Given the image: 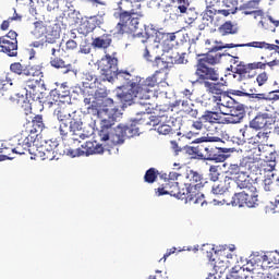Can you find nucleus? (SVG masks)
<instances>
[{"label": "nucleus", "instance_id": "nucleus-45", "mask_svg": "<svg viewBox=\"0 0 279 279\" xmlns=\"http://www.w3.org/2000/svg\"><path fill=\"white\" fill-rule=\"evenodd\" d=\"M242 272L244 274V271H248V274H254V263L252 262H247V264L243 267H240Z\"/></svg>", "mask_w": 279, "mask_h": 279}, {"label": "nucleus", "instance_id": "nucleus-18", "mask_svg": "<svg viewBox=\"0 0 279 279\" xmlns=\"http://www.w3.org/2000/svg\"><path fill=\"white\" fill-rule=\"evenodd\" d=\"M216 11L213 9L205 10L202 14V23L198 25V29L202 32L206 29V27H210L213 25V21H215Z\"/></svg>", "mask_w": 279, "mask_h": 279}, {"label": "nucleus", "instance_id": "nucleus-35", "mask_svg": "<svg viewBox=\"0 0 279 279\" xmlns=\"http://www.w3.org/2000/svg\"><path fill=\"white\" fill-rule=\"evenodd\" d=\"M252 5H254V2H248L247 4H243L240 7V10H244L243 14L247 15H252V14H256L259 15L260 14V10H256V11H252L250 10L252 8Z\"/></svg>", "mask_w": 279, "mask_h": 279}, {"label": "nucleus", "instance_id": "nucleus-8", "mask_svg": "<svg viewBox=\"0 0 279 279\" xmlns=\"http://www.w3.org/2000/svg\"><path fill=\"white\" fill-rule=\"evenodd\" d=\"M138 15L136 13H130L128 11L120 14V22L116 26V34H125L131 32L135 34L137 38H145V35L138 32Z\"/></svg>", "mask_w": 279, "mask_h": 279}, {"label": "nucleus", "instance_id": "nucleus-5", "mask_svg": "<svg viewBox=\"0 0 279 279\" xmlns=\"http://www.w3.org/2000/svg\"><path fill=\"white\" fill-rule=\"evenodd\" d=\"M242 192H236L231 199V206H247V208H255L258 205V194L256 187L252 184L250 177L241 175L238 180V186Z\"/></svg>", "mask_w": 279, "mask_h": 279}, {"label": "nucleus", "instance_id": "nucleus-47", "mask_svg": "<svg viewBox=\"0 0 279 279\" xmlns=\"http://www.w3.org/2000/svg\"><path fill=\"white\" fill-rule=\"evenodd\" d=\"M32 47H34L35 49H44V47H45V38H41L38 41H34L32 44Z\"/></svg>", "mask_w": 279, "mask_h": 279}, {"label": "nucleus", "instance_id": "nucleus-4", "mask_svg": "<svg viewBox=\"0 0 279 279\" xmlns=\"http://www.w3.org/2000/svg\"><path fill=\"white\" fill-rule=\"evenodd\" d=\"M175 33H160L154 32L153 35H148L146 40L142 39V43H147L146 49L149 51L148 58L151 56H159L163 53H170L173 48L178 45L175 40Z\"/></svg>", "mask_w": 279, "mask_h": 279}, {"label": "nucleus", "instance_id": "nucleus-19", "mask_svg": "<svg viewBox=\"0 0 279 279\" xmlns=\"http://www.w3.org/2000/svg\"><path fill=\"white\" fill-rule=\"evenodd\" d=\"M271 125V122H269V114L268 113H262L256 116L251 122L250 125L253 128V130H263V128H267V125Z\"/></svg>", "mask_w": 279, "mask_h": 279}, {"label": "nucleus", "instance_id": "nucleus-33", "mask_svg": "<svg viewBox=\"0 0 279 279\" xmlns=\"http://www.w3.org/2000/svg\"><path fill=\"white\" fill-rule=\"evenodd\" d=\"M35 38H45L47 35V27L43 26L41 24H36L34 31L32 32Z\"/></svg>", "mask_w": 279, "mask_h": 279}, {"label": "nucleus", "instance_id": "nucleus-1", "mask_svg": "<svg viewBox=\"0 0 279 279\" xmlns=\"http://www.w3.org/2000/svg\"><path fill=\"white\" fill-rule=\"evenodd\" d=\"M135 110L136 117L130 124H121L122 113L119 109H97V104H94L92 108H89V112L92 114H96L98 117H102L100 122V130L98 132L99 138L101 143L97 142H85L81 145L82 149H77V156H93L95 154H104V151H110V147H114L117 145H123L125 143V138H134V136H138L141 130L138 129V123H145V125L156 126L160 123V118L151 114V108L149 107L148 113L149 117L145 119L143 109H133ZM119 123V124H117Z\"/></svg>", "mask_w": 279, "mask_h": 279}, {"label": "nucleus", "instance_id": "nucleus-44", "mask_svg": "<svg viewBox=\"0 0 279 279\" xmlns=\"http://www.w3.org/2000/svg\"><path fill=\"white\" fill-rule=\"evenodd\" d=\"M267 80H269V76H267V74L265 72L258 74V76L256 78L258 86H264V84L267 82Z\"/></svg>", "mask_w": 279, "mask_h": 279}, {"label": "nucleus", "instance_id": "nucleus-63", "mask_svg": "<svg viewBox=\"0 0 279 279\" xmlns=\"http://www.w3.org/2000/svg\"><path fill=\"white\" fill-rule=\"evenodd\" d=\"M204 141H206V137L196 138L194 141H192V143H204Z\"/></svg>", "mask_w": 279, "mask_h": 279}, {"label": "nucleus", "instance_id": "nucleus-13", "mask_svg": "<svg viewBox=\"0 0 279 279\" xmlns=\"http://www.w3.org/2000/svg\"><path fill=\"white\" fill-rule=\"evenodd\" d=\"M187 180H190V184H185L187 186L185 189L186 195H190V197H193V195H199L197 191L204 186L202 184V174L199 172L191 170L187 173Z\"/></svg>", "mask_w": 279, "mask_h": 279}, {"label": "nucleus", "instance_id": "nucleus-55", "mask_svg": "<svg viewBox=\"0 0 279 279\" xmlns=\"http://www.w3.org/2000/svg\"><path fill=\"white\" fill-rule=\"evenodd\" d=\"M238 10H239V8H235L234 10H222V14L225 16H229V14H236Z\"/></svg>", "mask_w": 279, "mask_h": 279}, {"label": "nucleus", "instance_id": "nucleus-12", "mask_svg": "<svg viewBox=\"0 0 279 279\" xmlns=\"http://www.w3.org/2000/svg\"><path fill=\"white\" fill-rule=\"evenodd\" d=\"M34 145L37 147V151H39V154H44V156L53 160V158H56L53 154H58V146L60 143H58V140H37V142H34Z\"/></svg>", "mask_w": 279, "mask_h": 279}, {"label": "nucleus", "instance_id": "nucleus-15", "mask_svg": "<svg viewBox=\"0 0 279 279\" xmlns=\"http://www.w3.org/2000/svg\"><path fill=\"white\" fill-rule=\"evenodd\" d=\"M221 114L227 116L228 123H241L245 118V106L235 105L231 109L221 110Z\"/></svg>", "mask_w": 279, "mask_h": 279}, {"label": "nucleus", "instance_id": "nucleus-62", "mask_svg": "<svg viewBox=\"0 0 279 279\" xmlns=\"http://www.w3.org/2000/svg\"><path fill=\"white\" fill-rule=\"evenodd\" d=\"M279 61L278 60H274L267 63L268 66H278Z\"/></svg>", "mask_w": 279, "mask_h": 279}, {"label": "nucleus", "instance_id": "nucleus-42", "mask_svg": "<svg viewBox=\"0 0 279 279\" xmlns=\"http://www.w3.org/2000/svg\"><path fill=\"white\" fill-rule=\"evenodd\" d=\"M230 95H236V97H250L251 93L245 92V89H231Z\"/></svg>", "mask_w": 279, "mask_h": 279}, {"label": "nucleus", "instance_id": "nucleus-17", "mask_svg": "<svg viewBox=\"0 0 279 279\" xmlns=\"http://www.w3.org/2000/svg\"><path fill=\"white\" fill-rule=\"evenodd\" d=\"M177 12L190 16L186 21L189 25H191L197 19V12H194L192 8H189V0H178Z\"/></svg>", "mask_w": 279, "mask_h": 279}, {"label": "nucleus", "instance_id": "nucleus-43", "mask_svg": "<svg viewBox=\"0 0 279 279\" xmlns=\"http://www.w3.org/2000/svg\"><path fill=\"white\" fill-rule=\"evenodd\" d=\"M158 134L167 135L171 132V126L169 124H161L157 128Z\"/></svg>", "mask_w": 279, "mask_h": 279}, {"label": "nucleus", "instance_id": "nucleus-21", "mask_svg": "<svg viewBox=\"0 0 279 279\" xmlns=\"http://www.w3.org/2000/svg\"><path fill=\"white\" fill-rule=\"evenodd\" d=\"M82 84H83V88H89L92 90L97 88V84H99V82L97 81L96 75L87 72V73H83Z\"/></svg>", "mask_w": 279, "mask_h": 279}, {"label": "nucleus", "instance_id": "nucleus-51", "mask_svg": "<svg viewBox=\"0 0 279 279\" xmlns=\"http://www.w3.org/2000/svg\"><path fill=\"white\" fill-rule=\"evenodd\" d=\"M78 53H85V54L90 53V46H81Z\"/></svg>", "mask_w": 279, "mask_h": 279}, {"label": "nucleus", "instance_id": "nucleus-50", "mask_svg": "<svg viewBox=\"0 0 279 279\" xmlns=\"http://www.w3.org/2000/svg\"><path fill=\"white\" fill-rule=\"evenodd\" d=\"M180 174L178 172H170L168 174V180L169 182H175V180H178Z\"/></svg>", "mask_w": 279, "mask_h": 279}, {"label": "nucleus", "instance_id": "nucleus-61", "mask_svg": "<svg viewBox=\"0 0 279 279\" xmlns=\"http://www.w3.org/2000/svg\"><path fill=\"white\" fill-rule=\"evenodd\" d=\"M5 160H12L8 155H0V162H3Z\"/></svg>", "mask_w": 279, "mask_h": 279}, {"label": "nucleus", "instance_id": "nucleus-31", "mask_svg": "<svg viewBox=\"0 0 279 279\" xmlns=\"http://www.w3.org/2000/svg\"><path fill=\"white\" fill-rule=\"evenodd\" d=\"M252 71L250 68V64H243V62H240L238 64V68L235 69V73L240 75L241 77H247V74Z\"/></svg>", "mask_w": 279, "mask_h": 279}, {"label": "nucleus", "instance_id": "nucleus-25", "mask_svg": "<svg viewBox=\"0 0 279 279\" xmlns=\"http://www.w3.org/2000/svg\"><path fill=\"white\" fill-rule=\"evenodd\" d=\"M225 86L226 85L223 83H204V88H206V92L211 93L213 95H221V93H223Z\"/></svg>", "mask_w": 279, "mask_h": 279}, {"label": "nucleus", "instance_id": "nucleus-36", "mask_svg": "<svg viewBox=\"0 0 279 279\" xmlns=\"http://www.w3.org/2000/svg\"><path fill=\"white\" fill-rule=\"evenodd\" d=\"M274 93H279V89L270 92L269 94H252L250 95L251 99H264L265 101H270L271 95Z\"/></svg>", "mask_w": 279, "mask_h": 279}, {"label": "nucleus", "instance_id": "nucleus-48", "mask_svg": "<svg viewBox=\"0 0 279 279\" xmlns=\"http://www.w3.org/2000/svg\"><path fill=\"white\" fill-rule=\"evenodd\" d=\"M65 46H66V49H71V50L77 49V41L70 39L66 41Z\"/></svg>", "mask_w": 279, "mask_h": 279}, {"label": "nucleus", "instance_id": "nucleus-24", "mask_svg": "<svg viewBox=\"0 0 279 279\" xmlns=\"http://www.w3.org/2000/svg\"><path fill=\"white\" fill-rule=\"evenodd\" d=\"M11 72L16 75H26L27 77L34 76V71L31 69H25L21 63H12L10 65Z\"/></svg>", "mask_w": 279, "mask_h": 279}, {"label": "nucleus", "instance_id": "nucleus-53", "mask_svg": "<svg viewBox=\"0 0 279 279\" xmlns=\"http://www.w3.org/2000/svg\"><path fill=\"white\" fill-rule=\"evenodd\" d=\"M48 49H51V56H56V51H60V44L56 46H49Z\"/></svg>", "mask_w": 279, "mask_h": 279}, {"label": "nucleus", "instance_id": "nucleus-54", "mask_svg": "<svg viewBox=\"0 0 279 279\" xmlns=\"http://www.w3.org/2000/svg\"><path fill=\"white\" fill-rule=\"evenodd\" d=\"M156 193H157L158 197H160L162 195H169V191L165 190V187H159Z\"/></svg>", "mask_w": 279, "mask_h": 279}, {"label": "nucleus", "instance_id": "nucleus-28", "mask_svg": "<svg viewBox=\"0 0 279 279\" xmlns=\"http://www.w3.org/2000/svg\"><path fill=\"white\" fill-rule=\"evenodd\" d=\"M221 167L219 166H210L209 168V180L213 183L221 181Z\"/></svg>", "mask_w": 279, "mask_h": 279}, {"label": "nucleus", "instance_id": "nucleus-20", "mask_svg": "<svg viewBox=\"0 0 279 279\" xmlns=\"http://www.w3.org/2000/svg\"><path fill=\"white\" fill-rule=\"evenodd\" d=\"M12 73H4L0 76V97H3V90H10L12 86H14V82H12Z\"/></svg>", "mask_w": 279, "mask_h": 279}, {"label": "nucleus", "instance_id": "nucleus-60", "mask_svg": "<svg viewBox=\"0 0 279 279\" xmlns=\"http://www.w3.org/2000/svg\"><path fill=\"white\" fill-rule=\"evenodd\" d=\"M268 21H269L270 23H272V25H275V27H278V26H279V21H278V20H274V19L271 17V15L268 16Z\"/></svg>", "mask_w": 279, "mask_h": 279}, {"label": "nucleus", "instance_id": "nucleus-9", "mask_svg": "<svg viewBox=\"0 0 279 279\" xmlns=\"http://www.w3.org/2000/svg\"><path fill=\"white\" fill-rule=\"evenodd\" d=\"M197 78L192 82V84H198L199 86H204L206 83L217 82L219 80V73L215 68L207 66L204 62H198L197 69L195 72Z\"/></svg>", "mask_w": 279, "mask_h": 279}, {"label": "nucleus", "instance_id": "nucleus-57", "mask_svg": "<svg viewBox=\"0 0 279 279\" xmlns=\"http://www.w3.org/2000/svg\"><path fill=\"white\" fill-rule=\"evenodd\" d=\"M14 15L9 21H21V15L16 14V9H13Z\"/></svg>", "mask_w": 279, "mask_h": 279}, {"label": "nucleus", "instance_id": "nucleus-52", "mask_svg": "<svg viewBox=\"0 0 279 279\" xmlns=\"http://www.w3.org/2000/svg\"><path fill=\"white\" fill-rule=\"evenodd\" d=\"M185 112H187V114H190V117H194V118H196L197 114H198L197 110H196V109H193V108H187V109L185 110Z\"/></svg>", "mask_w": 279, "mask_h": 279}, {"label": "nucleus", "instance_id": "nucleus-10", "mask_svg": "<svg viewBox=\"0 0 279 279\" xmlns=\"http://www.w3.org/2000/svg\"><path fill=\"white\" fill-rule=\"evenodd\" d=\"M16 32L10 31L5 37L1 39L0 37V53H7L10 58H15L19 54V41L16 40ZM5 38H10L5 39Z\"/></svg>", "mask_w": 279, "mask_h": 279}, {"label": "nucleus", "instance_id": "nucleus-29", "mask_svg": "<svg viewBox=\"0 0 279 279\" xmlns=\"http://www.w3.org/2000/svg\"><path fill=\"white\" fill-rule=\"evenodd\" d=\"M247 277H250V275H243L241 267H233L231 272L227 275V279H245Z\"/></svg>", "mask_w": 279, "mask_h": 279}, {"label": "nucleus", "instance_id": "nucleus-27", "mask_svg": "<svg viewBox=\"0 0 279 279\" xmlns=\"http://www.w3.org/2000/svg\"><path fill=\"white\" fill-rule=\"evenodd\" d=\"M50 64L54 69H61V73H69L71 71V64H66L62 59H52Z\"/></svg>", "mask_w": 279, "mask_h": 279}, {"label": "nucleus", "instance_id": "nucleus-34", "mask_svg": "<svg viewBox=\"0 0 279 279\" xmlns=\"http://www.w3.org/2000/svg\"><path fill=\"white\" fill-rule=\"evenodd\" d=\"M220 33L222 34V36H226V34H236V28H234V25L231 24V22H226L220 27Z\"/></svg>", "mask_w": 279, "mask_h": 279}, {"label": "nucleus", "instance_id": "nucleus-16", "mask_svg": "<svg viewBox=\"0 0 279 279\" xmlns=\"http://www.w3.org/2000/svg\"><path fill=\"white\" fill-rule=\"evenodd\" d=\"M195 153L201 151V156L205 158V160H214L215 162H225L226 155H217V154H210L213 151V148L201 144L198 145L195 150Z\"/></svg>", "mask_w": 279, "mask_h": 279}, {"label": "nucleus", "instance_id": "nucleus-30", "mask_svg": "<svg viewBox=\"0 0 279 279\" xmlns=\"http://www.w3.org/2000/svg\"><path fill=\"white\" fill-rule=\"evenodd\" d=\"M156 178H158V171L156 168H149L144 175V180L148 184H154V182H156Z\"/></svg>", "mask_w": 279, "mask_h": 279}, {"label": "nucleus", "instance_id": "nucleus-22", "mask_svg": "<svg viewBox=\"0 0 279 279\" xmlns=\"http://www.w3.org/2000/svg\"><path fill=\"white\" fill-rule=\"evenodd\" d=\"M232 189V185H228V182H226V178L223 181H216L211 183V193L214 195H223L226 191H230Z\"/></svg>", "mask_w": 279, "mask_h": 279}, {"label": "nucleus", "instance_id": "nucleus-38", "mask_svg": "<svg viewBox=\"0 0 279 279\" xmlns=\"http://www.w3.org/2000/svg\"><path fill=\"white\" fill-rule=\"evenodd\" d=\"M271 178H276V173L269 172L266 175V178L264 180V189H265V191H271V187H269V186H271V184H274V181L271 180Z\"/></svg>", "mask_w": 279, "mask_h": 279}, {"label": "nucleus", "instance_id": "nucleus-40", "mask_svg": "<svg viewBox=\"0 0 279 279\" xmlns=\"http://www.w3.org/2000/svg\"><path fill=\"white\" fill-rule=\"evenodd\" d=\"M252 130H254V128L250 124V126L242 128L240 134H242L243 138L250 141V138H252Z\"/></svg>", "mask_w": 279, "mask_h": 279}, {"label": "nucleus", "instance_id": "nucleus-59", "mask_svg": "<svg viewBox=\"0 0 279 279\" xmlns=\"http://www.w3.org/2000/svg\"><path fill=\"white\" fill-rule=\"evenodd\" d=\"M193 138V132H189L187 134L182 136L183 141H191Z\"/></svg>", "mask_w": 279, "mask_h": 279}, {"label": "nucleus", "instance_id": "nucleus-3", "mask_svg": "<svg viewBox=\"0 0 279 279\" xmlns=\"http://www.w3.org/2000/svg\"><path fill=\"white\" fill-rule=\"evenodd\" d=\"M44 105L46 108H54V117L59 121V125L54 126V131L59 132L62 138H71L72 141H77L82 143V141H86V138H90L93 134H95V129L93 126H84V122H82V118L74 113H69L64 107H60L58 100L53 101H45Z\"/></svg>", "mask_w": 279, "mask_h": 279}, {"label": "nucleus", "instance_id": "nucleus-6", "mask_svg": "<svg viewBox=\"0 0 279 279\" xmlns=\"http://www.w3.org/2000/svg\"><path fill=\"white\" fill-rule=\"evenodd\" d=\"M90 93L92 95L94 94V97L84 98L87 114L104 119V117L90 112L89 108H93L95 104L97 105V109L99 110H114V108H110V106H112L114 101L112 100V98H108V92L106 90V87H101L100 83H97V87L92 89Z\"/></svg>", "mask_w": 279, "mask_h": 279}, {"label": "nucleus", "instance_id": "nucleus-49", "mask_svg": "<svg viewBox=\"0 0 279 279\" xmlns=\"http://www.w3.org/2000/svg\"><path fill=\"white\" fill-rule=\"evenodd\" d=\"M175 250H177L175 247L169 248L166 252V254L163 255V257L160 259V262L161 260H163V263L167 262V258H169V256H171V254H175Z\"/></svg>", "mask_w": 279, "mask_h": 279}, {"label": "nucleus", "instance_id": "nucleus-11", "mask_svg": "<svg viewBox=\"0 0 279 279\" xmlns=\"http://www.w3.org/2000/svg\"><path fill=\"white\" fill-rule=\"evenodd\" d=\"M236 47H254L255 49H268V51H276V49L279 50L278 45L265 41H252L248 44H226L225 46H215L209 50V53H217V51H221V49H234Z\"/></svg>", "mask_w": 279, "mask_h": 279}, {"label": "nucleus", "instance_id": "nucleus-58", "mask_svg": "<svg viewBox=\"0 0 279 279\" xmlns=\"http://www.w3.org/2000/svg\"><path fill=\"white\" fill-rule=\"evenodd\" d=\"M10 27V21H3L1 24V29L5 32Z\"/></svg>", "mask_w": 279, "mask_h": 279}, {"label": "nucleus", "instance_id": "nucleus-64", "mask_svg": "<svg viewBox=\"0 0 279 279\" xmlns=\"http://www.w3.org/2000/svg\"><path fill=\"white\" fill-rule=\"evenodd\" d=\"M262 258H263L264 263H267V262H268V264L271 263V262H269V256L268 255H264Z\"/></svg>", "mask_w": 279, "mask_h": 279}, {"label": "nucleus", "instance_id": "nucleus-14", "mask_svg": "<svg viewBox=\"0 0 279 279\" xmlns=\"http://www.w3.org/2000/svg\"><path fill=\"white\" fill-rule=\"evenodd\" d=\"M241 175H244V178H250V175L241 171L239 165H231L227 171V175L225 177V179L229 186H232V189H236L239 186V180L241 179Z\"/></svg>", "mask_w": 279, "mask_h": 279}, {"label": "nucleus", "instance_id": "nucleus-37", "mask_svg": "<svg viewBox=\"0 0 279 279\" xmlns=\"http://www.w3.org/2000/svg\"><path fill=\"white\" fill-rule=\"evenodd\" d=\"M37 141L34 138V136L28 135L26 136L22 142L19 143V145H22L23 149H29L34 143Z\"/></svg>", "mask_w": 279, "mask_h": 279}, {"label": "nucleus", "instance_id": "nucleus-7", "mask_svg": "<svg viewBox=\"0 0 279 279\" xmlns=\"http://www.w3.org/2000/svg\"><path fill=\"white\" fill-rule=\"evenodd\" d=\"M144 58L147 62H153V66H157V69H169V64H186L189 62L186 53L180 54L178 51L167 53L165 59L160 58V54L150 56L149 58V49H145Z\"/></svg>", "mask_w": 279, "mask_h": 279}, {"label": "nucleus", "instance_id": "nucleus-41", "mask_svg": "<svg viewBox=\"0 0 279 279\" xmlns=\"http://www.w3.org/2000/svg\"><path fill=\"white\" fill-rule=\"evenodd\" d=\"M168 186H170L171 189L170 193H175L177 191H179V194L186 195V190H183V192H180L179 183L175 181L169 182Z\"/></svg>", "mask_w": 279, "mask_h": 279}, {"label": "nucleus", "instance_id": "nucleus-46", "mask_svg": "<svg viewBox=\"0 0 279 279\" xmlns=\"http://www.w3.org/2000/svg\"><path fill=\"white\" fill-rule=\"evenodd\" d=\"M265 66H267V64L263 62L248 63V69H251V71H254V69H265Z\"/></svg>", "mask_w": 279, "mask_h": 279}, {"label": "nucleus", "instance_id": "nucleus-23", "mask_svg": "<svg viewBox=\"0 0 279 279\" xmlns=\"http://www.w3.org/2000/svg\"><path fill=\"white\" fill-rule=\"evenodd\" d=\"M217 105L220 108V112H221V110L223 112H226V110H232V108H234V106H235L234 99L232 97L226 96V95H222L219 97Z\"/></svg>", "mask_w": 279, "mask_h": 279}, {"label": "nucleus", "instance_id": "nucleus-39", "mask_svg": "<svg viewBox=\"0 0 279 279\" xmlns=\"http://www.w3.org/2000/svg\"><path fill=\"white\" fill-rule=\"evenodd\" d=\"M44 43H45V47H53L56 45H59L58 44V38L53 37L51 35H46L44 37Z\"/></svg>", "mask_w": 279, "mask_h": 279}, {"label": "nucleus", "instance_id": "nucleus-56", "mask_svg": "<svg viewBox=\"0 0 279 279\" xmlns=\"http://www.w3.org/2000/svg\"><path fill=\"white\" fill-rule=\"evenodd\" d=\"M193 128H195V130H202L204 128V124L202 123V121H195L193 122Z\"/></svg>", "mask_w": 279, "mask_h": 279}, {"label": "nucleus", "instance_id": "nucleus-2", "mask_svg": "<svg viewBox=\"0 0 279 279\" xmlns=\"http://www.w3.org/2000/svg\"><path fill=\"white\" fill-rule=\"evenodd\" d=\"M99 69L105 82H120L122 84L118 87L117 97L124 104V106H132V110L141 109L144 113V119H156L149 113V99L154 97V88L158 84L156 75L147 78H136L128 71H119L117 66V59L107 57L99 63Z\"/></svg>", "mask_w": 279, "mask_h": 279}, {"label": "nucleus", "instance_id": "nucleus-32", "mask_svg": "<svg viewBox=\"0 0 279 279\" xmlns=\"http://www.w3.org/2000/svg\"><path fill=\"white\" fill-rule=\"evenodd\" d=\"M220 58H221V53H216V56L208 53L205 58L201 59L198 62H203V64H206V63L217 64Z\"/></svg>", "mask_w": 279, "mask_h": 279}, {"label": "nucleus", "instance_id": "nucleus-26", "mask_svg": "<svg viewBox=\"0 0 279 279\" xmlns=\"http://www.w3.org/2000/svg\"><path fill=\"white\" fill-rule=\"evenodd\" d=\"M112 43V39L110 36L105 35L98 38H95L93 41V46L97 49H108L110 47V44Z\"/></svg>", "mask_w": 279, "mask_h": 279}]
</instances>
